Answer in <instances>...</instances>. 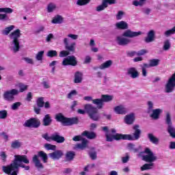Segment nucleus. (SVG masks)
<instances>
[{
	"mask_svg": "<svg viewBox=\"0 0 175 175\" xmlns=\"http://www.w3.org/2000/svg\"><path fill=\"white\" fill-rule=\"evenodd\" d=\"M148 138L149 139L150 143H152V144H155V145L159 144V139H158L157 137L153 135L152 133H148Z\"/></svg>",
	"mask_w": 175,
	"mask_h": 175,
	"instance_id": "27",
	"label": "nucleus"
},
{
	"mask_svg": "<svg viewBox=\"0 0 175 175\" xmlns=\"http://www.w3.org/2000/svg\"><path fill=\"white\" fill-rule=\"evenodd\" d=\"M76 152L75 151H68L66 153L65 159L67 162H70L75 159Z\"/></svg>",
	"mask_w": 175,
	"mask_h": 175,
	"instance_id": "23",
	"label": "nucleus"
},
{
	"mask_svg": "<svg viewBox=\"0 0 175 175\" xmlns=\"http://www.w3.org/2000/svg\"><path fill=\"white\" fill-rule=\"evenodd\" d=\"M10 21V18L6 14H0V21Z\"/></svg>",
	"mask_w": 175,
	"mask_h": 175,
	"instance_id": "45",
	"label": "nucleus"
},
{
	"mask_svg": "<svg viewBox=\"0 0 175 175\" xmlns=\"http://www.w3.org/2000/svg\"><path fill=\"white\" fill-rule=\"evenodd\" d=\"M38 107L42 108L44 106V98L39 97L36 101Z\"/></svg>",
	"mask_w": 175,
	"mask_h": 175,
	"instance_id": "36",
	"label": "nucleus"
},
{
	"mask_svg": "<svg viewBox=\"0 0 175 175\" xmlns=\"http://www.w3.org/2000/svg\"><path fill=\"white\" fill-rule=\"evenodd\" d=\"M144 154H147L142 156V161L148 162V163H145L141 167V171L144 172V170H151L154 166L152 162L157 161V156L154 155V152L151 151V149L149 148H145L144 151Z\"/></svg>",
	"mask_w": 175,
	"mask_h": 175,
	"instance_id": "3",
	"label": "nucleus"
},
{
	"mask_svg": "<svg viewBox=\"0 0 175 175\" xmlns=\"http://www.w3.org/2000/svg\"><path fill=\"white\" fill-rule=\"evenodd\" d=\"M128 148H129V150H131L132 151H133V152H139V149L135 148V144H129Z\"/></svg>",
	"mask_w": 175,
	"mask_h": 175,
	"instance_id": "49",
	"label": "nucleus"
},
{
	"mask_svg": "<svg viewBox=\"0 0 175 175\" xmlns=\"http://www.w3.org/2000/svg\"><path fill=\"white\" fill-rule=\"evenodd\" d=\"M106 8H107V5L103 1L101 5L96 7V12H102V10H105L106 9Z\"/></svg>",
	"mask_w": 175,
	"mask_h": 175,
	"instance_id": "42",
	"label": "nucleus"
},
{
	"mask_svg": "<svg viewBox=\"0 0 175 175\" xmlns=\"http://www.w3.org/2000/svg\"><path fill=\"white\" fill-rule=\"evenodd\" d=\"M124 122L127 125H132L135 122V113H130L126 115L124 118Z\"/></svg>",
	"mask_w": 175,
	"mask_h": 175,
	"instance_id": "21",
	"label": "nucleus"
},
{
	"mask_svg": "<svg viewBox=\"0 0 175 175\" xmlns=\"http://www.w3.org/2000/svg\"><path fill=\"white\" fill-rule=\"evenodd\" d=\"M122 161L123 163H126L129 161V154L126 153V156L122 158Z\"/></svg>",
	"mask_w": 175,
	"mask_h": 175,
	"instance_id": "60",
	"label": "nucleus"
},
{
	"mask_svg": "<svg viewBox=\"0 0 175 175\" xmlns=\"http://www.w3.org/2000/svg\"><path fill=\"white\" fill-rule=\"evenodd\" d=\"M92 59L90 56L88 55L85 57L83 64H90Z\"/></svg>",
	"mask_w": 175,
	"mask_h": 175,
	"instance_id": "63",
	"label": "nucleus"
},
{
	"mask_svg": "<svg viewBox=\"0 0 175 175\" xmlns=\"http://www.w3.org/2000/svg\"><path fill=\"white\" fill-rule=\"evenodd\" d=\"M53 24H62L64 23V18H62L60 15H57L52 20Z\"/></svg>",
	"mask_w": 175,
	"mask_h": 175,
	"instance_id": "32",
	"label": "nucleus"
},
{
	"mask_svg": "<svg viewBox=\"0 0 175 175\" xmlns=\"http://www.w3.org/2000/svg\"><path fill=\"white\" fill-rule=\"evenodd\" d=\"M18 88H19L18 93L24 92L25 91H27V90H28V85L23 83H21L18 84Z\"/></svg>",
	"mask_w": 175,
	"mask_h": 175,
	"instance_id": "37",
	"label": "nucleus"
},
{
	"mask_svg": "<svg viewBox=\"0 0 175 175\" xmlns=\"http://www.w3.org/2000/svg\"><path fill=\"white\" fill-rule=\"evenodd\" d=\"M149 64H150V66H151V68H152L154 66H158L159 65V59H150L149 61Z\"/></svg>",
	"mask_w": 175,
	"mask_h": 175,
	"instance_id": "38",
	"label": "nucleus"
},
{
	"mask_svg": "<svg viewBox=\"0 0 175 175\" xmlns=\"http://www.w3.org/2000/svg\"><path fill=\"white\" fill-rule=\"evenodd\" d=\"M18 94V90L16 89H12L10 91H6L3 94L4 100L12 102L14 100V96Z\"/></svg>",
	"mask_w": 175,
	"mask_h": 175,
	"instance_id": "11",
	"label": "nucleus"
},
{
	"mask_svg": "<svg viewBox=\"0 0 175 175\" xmlns=\"http://www.w3.org/2000/svg\"><path fill=\"white\" fill-rule=\"evenodd\" d=\"M55 120H56L57 122H62V124L66 126L79 124L78 118H66L64 116V114H62V113H57L55 116Z\"/></svg>",
	"mask_w": 175,
	"mask_h": 175,
	"instance_id": "6",
	"label": "nucleus"
},
{
	"mask_svg": "<svg viewBox=\"0 0 175 175\" xmlns=\"http://www.w3.org/2000/svg\"><path fill=\"white\" fill-rule=\"evenodd\" d=\"M101 99L103 100V103L104 102H111L113 100V96H110L108 94H102L101 95Z\"/></svg>",
	"mask_w": 175,
	"mask_h": 175,
	"instance_id": "33",
	"label": "nucleus"
},
{
	"mask_svg": "<svg viewBox=\"0 0 175 175\" xmlns=\"http://www.w3.org/2000/svg\"><path fill=\"white\" fill-rule=\"evenodd\" d=\"M9 36L10 39H13L14 53H17V51H20V41H18V38L21 37V31L20 29H17L12 31Z\"/></svg>",
	"mask_w": 175,
	"mask_h": 175,
	"instance_id": "8",
	"label": "nucleus"
},
{
	"mask_svg": "<svg viewBox=\"0 0 175 175\" xmlns=\"http://www.w3.org/2000/svg\"><path fill=\"white\" fill-rule=\"evenodd\" d=\"M42 84L44 86V88H45V89L50 88V85L49 84V83L47 81H44V79H43V81H42Z\"/></svg>",
	"mask_w": 175,
	"mask_h": 175,
	"instance_id": "61",
	"label": "nucleus"
},
{
	"mask_svg": "<svg viewBox=\"0 0 175 175\" xmlns=\"http://www.w3.org/2000/svg\"><path fill=\"white\" fill-rule=\"evenodd\" d=\"M84 109L90 120L93 121H98L100 120V115H99L98 108L92 106L91 104H86L84 106Z\"/></svg>",
	"mask_w": 175,
	"mask_h": 175,
	"instance_id": "7",
	"label": "nucleus"
},
{
	"mask_svg": "<svg viewBox=\"0 0 175 175\" xmlns=\"http://www.w3.org/2000/svg\"><path fill=\"white\" fill-rule=\"evenodd\" d=\"M111 65H113V60L109 59V60H107L105 62L103 63L99 66V69H101L102 70L103 69H107V68H110V66H111Z\"/></svg>",
	"mask_w": 175,
	"mask_h": 175,
	"instance_id": "28",
	"label": "nucleus"
},
{
	"mask_svg": "<svg viewBox=\"0 0 175 175\" xmlns=\"http://www.w3.org/2000/svg\"><path fill=\"white\" fill-rule=\"evenodd\" d=\"M14 29V25H10L9 27H7L5 28L4 30L2 31L3 35L8 36L9 33H10L11 31H13Z\"/></svg>",
	"mask_w": 175,
	"mask_h": 175,
	"instance_id": "35",
	"label": "nucleus"
},
{
	"mask_svg": "<svg viewBox=\"0 0 175 175\" xmlns=\"http://www.w3.org/2000/svg\"><path fill=\"white\" fill-rule=\"evenodd\" d=\"M127 75L131 77V79H137L139 77V71L135 67H131L127 70Z\"/></svg>",
	"mask_w": 175,
	"mask_h": 175,
	"instance_id": "18",
	"label": "nucleus"
},
{
	"mask_svg": "<svg viewBox=\"0 0 175 175\" xmlns=\"http://www.w3.org/2000/svg\"><path fill=\"white\" fill-rule=\"evenodd\" d=\"M154 40H155V31L154 30H150L148 31L144 41L146 43H151V42H154Z\"/></svg>",
	"mask_w": 175,
	"mask_h": 175,
	"instance_id": "19",
	"label": "nucleus"
},
{
	"mask_svg": "<svg viewBox=\"0 0 175 175\" xmlns=\"http://www.w3.org/2000/svg\"><path fill=\"white\" fill-rule=\"evenodd\" d=\"M175 33V26L173 27V29H171L170 30H167L165 32V36H170V35H174Z\"/></svg>",
	"mask_w": 175,
	"mask_h": 175,
	"instance_id": "48",
	"label": "nucleus"
},
{
	"mask_svg": "<svg viewBox=\"0 0 175 175\" xmlns=\"http://www.w3.org/2000/svg\"><path fill=\"white\" fill-rule=\"evenodd\" d=\"M101 116L103 118H105L106 120H111V114H107L106 112L101 113Z\"/></svg>",
	"mask_w": 175,
	"mask_h": 175,
	"instance_id": "55",
	"label": "nucleus"
},
{
	"mask_svg": "<svg viewBox=\"0 0 175 175\" xmlns=\"http://www.w3.org/2000/svg\"><path fill=\"white\" fill-rule=\"evenodd\" d=\"M175 87V72L172 74L165 85V92L170 94L173 92Z\"/></svg>",
	"mask_w": 175,
	"mask_h": 175,
	"instance_id": "12",
	"label": "nucleus"
},
{
	"mask_svg": "<svg viewBox=\"0 0 175 175\" xmlns=\"http://www.w3.org/2000/svg\"><path fill=\"white\" fill-rule=\"evenodd\" d=\"M139 128L140 126L137 124L133 126V129L134 133L133 136L129 134H121L116 133L115 135L109 134V126H103L101 128L103 132H105L106 142H118L120 140H139L140 139V135H142V130Z\"/></svg>",
	"mask_w": 175,
	"mask_h": 175,
	"instance_id": "1",
	"label": "nucleus"
},
{
	"mask_svg": "<svg viewBox=\"0 0 175 175\" xmlns=\"http://www.w3.org/2000/svg\"><path fill=\"white\" fill-rule=\"evenodd\" d=\"M26 100H27V102H31V100H32V92L27 93Z\"/></svg>",
	"mask_w": 175,
	"mask_h": 175,
	"instance_id": "62",
	"label": "nucleus"
},
{
	"mask_svg": "<svg viewBox=\"0 0 175 175\" xmlns=\"http://www.w3.org/2000/svg\"><path fill=\"white\" fill-rule=\"evenodd\" d=\"M92 104L96 105V109H103V101L102 98H96L92 100Z\"/></svg>",
	"mask_w": 175,
	"mask_h": 175,
	"instance_id": "26",
	"label": "nucleus"
},
{
	"mask_svg": "<svg viewBox=\"0 0 175 175\" xmlns=\"http://www.w3.org/2000/svg\"><path fill=\"white\" fill-rule=\"evenodd\" d=\"M116 42L119 46H128L131 43V40L122 36H118L116 38Z\"/></svg>",
	"mask_w": 175,
	"mask_h": 175,
	"instance_id": "16",
	"label": "nucleus"
},
{
	"mask_svg": "<svg viewBox=\"0 0 175 175\" xmlns=\"http://www.w3.org/2000/svg\"><path fill=\"white\" fill-rule=\"evenodd\" d=\"M47 9H48V13H51V12H53V10L55 9V5L51 3L48 5Z\"/></svg>",
	"mask_w": 175,
	"mask_h": 175,
	"instance_id": "52",
	"label": "nucleus"
},
{
	"mask_svg": "<svg viewBox=\"0 0 175 175\" xmlns=\"http://www.w3.org/2000/svg\"><path fill=\"white\" fill-rule=\"evenodd\" d=\"M170 46H171V45H170V42L169 41V40H165L164 42L163 47V50L165 51H167V50H169V49H170Z\"/></svg>",
	"mask_w": 175,
	"mask_h": 175,
	"instance_id": "47",
	"label": "nucleus"
},
{
	"mask_svg": "<svg viewBox=\"0 0 175 175\" xmlns=\"http://www.w3.org/2000/svg\"><path fill=\"white\" fill-rule=\"evenodd\" d=\"M82 136H85L87 139H90V140H92L94 139H96V133L94 131H85L82 133Z\"/></svg>",
	"mask_w": 175,
	"mask_h": 175,
	"instance_id": "22",
	"label": "nucleus"
},
{
	"mask_svg": "<svg viewBox=\"0 0 175 175\" xmlns=\"http://www.w3.org/2000/svg\"><path fill=\"white\" fill-rule=\"evenodd\" d=\"M104 3L107 5V8L109 5H114L116 3V0H103Z\"/></svg>",
	"mask_w": 175,
	"mask_h": 175,
	"instance_id": "53",
	"label": "nucleus"
},
{
	"mask_svg": "<svg viewBox=\"0 0 175 175\" xmlns=\"http://www.w3.org/2000/svg\"><path fill=\"white\" fill-rule=\"evenodd\" d=\"M47 57H50L51 58H53L54 57H57L58 55V53L57 51L51 50L47 52L46 54Z\"/></svg>",
	"mask_w": 175,
	"mask_h": 175,
	"instance_id": "43",
	"label": "nucleus"
},
{
	"mask_svg": "<svg viewBox=\"0 0 175 175\" xmlns=\"http://www.w3.org/2000/svg\"><path fill=\"white\" fill-rule=\"evenodd\" d=\"M64 47L66 51H60L59 57L64 58V57H68L71 54H75L76 53V42H71L69 44V40L66 38L64 39Z\"/></svg>",
	"mask_w": 175,
	"mask_h": 175,
	"instance_id": "5",
	"label": "nucleus"
},
{
	"mask_svg": "<svg viewBox=\"0 0 175 175\" xmlns=\"http://www.w3.org/2000/svg\"><path fill=\"white\" fill-rule=\"evenodd\" d=\"M148 53V51L146 49H142L140 51H139L138 52H137V55L138 57H140V55H144L145 54H147Z\"/></svg>",
	"mask_w": 175,
	"mask_h": 175,
	"instance_id": "56",
	"label": "nucleus"
},
{
	"mask_svg": "<svg viewBox=\"0 0 175 175\" xmlns=\"http://www.w3.org/2000/svg\"><path fill=\"white\" fill-rule=\"evenodd\" d=\"M89 155H90V157L91 158V159H92L93 161H95V159H96V158H98L96 152H95V151L89 152Z\"/></svg>",
	"mask_w": 175,
	"mask_h": 175,
	"instance_id": "54",
	"label": "nucleus"
},
{
	"mask_svg": "<svg viewBox=\"0 0 175 175\" xmlns=\"http://www.w3.org/2000/svg\"><path fill=\"white\" fill-rule=\"evenodd\" d=\"M51 122H53L51 116H50V114L45 115L42 119V125L44 126H50V125H51Z\"/></svg>",
	"mask_w": 175,
	"mask_h": 175,
	"instance_id": "20",
	"label": "nucleus"
},
{
	"mask_svg": "<svg viewBox=\"0 0 175 175\" xmlns=\"http://www.w3.org/2000/svg\"><path fill=\"white\" fill-rule=\"evenodd\" d=\"M142 35V31H132L131 29L126 30L122 35L124 38H136Z\"/></svg>",
	"mask_w": 175,
	"mask_h": 175,
	"instance_id": "15",
	"label": "nucleus"
},
{
	"mask_svg": "<svg viewBox=\"0 0 175 175\" xmlns=\"http://www.w3.org/2000/svg\"><path fill=\"white\" fill-rule=\"evenodd\" d=\"M51 140L53 142H56V143H64L65 142V137L59 135V133L55 132L51 135Z\"/></svg>",
	"mask_w": 175,
	"mask_h": 175,
	"instance_id": "17",
	"label": "nucleus"
},
{
	"mask_svg": "<svg viewBox=\"0 0 175 175\" xmlns=\"http://www.w3.org/2000/svg\"><path fill=\"white\" fill-rule=\"evenodd\" d=\"M20 106H21V103L16 102V103L12 104L11 108L12 110H17L20 107Z\"/></svg>",
	"mask_w": 175,
	"mask_h": 175,
	"instance_id": "51",
	"label": "nucleus"
},
{
	"mask_svg": "<svg viewBox=\"0 0 175 175\" xmlns=\"http://www.w3.org/2000/svg\"><path fill=\"white\" fill-rule=\"evenodd\" d=\"M77 95V91L76 90H71L70 92L67 95L68 99H71L72 97Z\"/></svg>",
	"mask_w": 175,
	"mask_h": 175,
	"instance_id": "50",
	"label": "nucleus"
},
{
	"mask_svg": "<svg viewBox=\"0 0 175 175\" xmlns=\"http://www.w3.org/2000/svg\"><path fill=\"white\" fill-rule=\"evenodd\" d=\"M126 55H127V57H135V55H137V52H136L135 51H127Z\"/></svg>",
	"mask_w": 175,
	"mask_h": 175,
	"instance_id": "57",
	"label": "nucleus"
},
{
	"mask_svg": "<svg viewBox=\"0 0 175 175\" xmlns=\"http://www.w3.org/2000/svg\"><path fill=\"white\" fill-rule=\"evenodd\" d=\"M21 146H23V144L17 139L11 143V148H13V150H17L20 148Z\"/></svg>",
	"mask_w": 175,
	"mask_h": 175,
	"instance_id": "31",
	"label": "nucleus"
},
{
	"mask_svg": "<svg viewBox=\"0 0 175 175\" xmlns=\"http://www.w3.org/2000/svg\"><path fill=\"white\" fill-rule=\"evenodd\" d=\"M161 111H162L161 109H153L152 113L150 115V117L153 118V120H158V118H159Z\"/></svg>",
	"mask_w": 175,
	"mask_h": 175,
	"instance_id": "30",
	"label": "nucleus"
},
{
	"mask_svg": "<svg viewBox=\"0 0 175 175\" xmlns=\"http://www.w3.org/2000/svg\"><path fill=\"white\" fill-rule=\"evenodd\" d=\"M83 81V73L80 71H77L75 74L74 83L75 84H79Z\"/></svg>",
	"mask_w": 175,
	"mask_h": 175,
	"instance_id": "24",
	"label": "nucleus"
},
{
	"mask_svg": "<svg viewBox=\"0 0 175 175\" xmlns=\"http://www.w3.org/2000/svg\"><path fill=\"white\" fill-rule=\"evenodd\" d=\"M165 124H167V125L168 126L167 128L173 126L172 123V117L170 116V113L169 112H167L166 113Z\"/></svg>",
	"mask_w": 175,
	"mask_h": 175,
	"instance_id": "34",
	"label": "nucleus"
},
{
	"mask_svg": "<svg viewBox=\"0 0 175 175\" xmlns=\"http://www.w3.org/2000/svg\"><path fill=\"white\" fill-rule=\"evenodd\" d=\"M89 2H91V0H78L77 5H79V6H84V5H87Z\"/></svg>",
	"mask_w": 175,
	"mask_h": 175,
	"instance_id": "46",
	"label": "nucleus"
},
{
	"mask_svg": "<svg viewBox=\"0 0 175 175\" xmlns=\"http://www.w3.org/2000/svg\"><path fill=\"white\" fill-rule=\"evenodd\" d=\"M0 156L3 162H6V158H8V155H6V153L5 152H1Z\"/></svg>",
	"mask_w": 175,
	"mask_h": 175,
	"instance_id": "59",
	"label": "nucleus"
},
{
	"mask_svg": "<svg viewBox=\"0 0 175 175\" xmlns=\"http://www.w3.org/2000/svg\"><path fill=\"white\" fill-rule=\"evenodd\" d=\"M39 158H41L44 163H47L49 157L47 156V153L44 152L43 150H40L38 152V154L33 155L32 161L34 163L36 167L38 169V170H42L44 169V165H43V163L40 162Z\"/></svg>",
	"mask_w": 175,
	"mask_h": 175,
	"instance_id": "4",
	"label": "nucleus"
},
{
	"mask_svg": "<svg viewBox=\"0 0 175 175\" xmlns=\"http://www.w3.org/2000/svg\"><path fill=\"white\" fill-rule=\"evenodd\" d=\"M116 27L118 29H128V23L125 21H120L116 23Z\"/></svg>",
	"mask_w": 175,
	"mask_h": 175,
	"instance_id": "29",
	"label": "nucleus"
},
{
	"mask_svg": "<svg viewBox=\"0 0 175 175\" xmlns=\"http://www.w3.org/2000/svg\"><path fill=\"white\" fill-rule=\"evenodd\" d=\"M114 111L116 114H126V108L122 105H118L115 107Z\"/></svg>",
	"mask_w": 175,
	"mask_h": 175,
	"instance_id": "25",
	"label": "nucleus"
},
{
	"mask_svg": "<svg viewBox=\"0 0 175 175\" xmlns=\"http://www.w3.org/2000/svg\"><path fill=\"white\" fill-rule=\"evenodd\" d=\"M44 55V51H39L36 55V59H37V61H42Z\"/></svg>",
	"mask_w": 175,
	"mask_h": 175,
	"instance_id": "41",
	"label": "nucleus"
},
{
	"mask_svg": "<svg viewBox=\"0 0 175 175\" xmlns=\"http://www.w3.org/2000/svg\"><path fill=\"white\" fill-rule=\"evenodd\" d=\"M44 148L48 150H51L52 151H55L57 150V146L51 145V144H45Z\"/></svg>",
	"mask_w": 175,
	"mask_h": 175,
	"instance_id": "39",
	"label": "nucleus"
},
{
	"mask_svg": "<svg viewBox=\"0 0 175 175\" xmlns=\"http://www.w3.org/2000/svg\"><path fill=\"white\" fill-rule=\"evenodd\" d=\"M49 157L53 161H59L64 157V151L61 150H55L53 152L49 154Z\"/></svg>",
	"mask_w": 175,
	"mask_h": 175,
	"instance_id": "14",
	"label": "nucleus"
},
{
	"mask_svg": "<svg viewBox=\"0 0 175 175\" xmlns=\"http://www.w3.org/2000/svg\"><path fill=\"white\" fill-rule=\"evenodd\" d=\"M8 117V111L1 110L0 111V120H5Z\"/></svg>",
	"mask_w": 175,
	"mask_h": 175,
	"instance_id": "44",
	"label": "nucleus"
},
{
	"mask_svg": "<svg viewBox=\"0 0 175 175\" xmlns=\"http://www.w3.org/2000/svg\"><path fill=\"white\" fill-rule=\"evenodd\" d=\"M53 38H54V35L53 33H49L47 36L46 40V42H51V39H53Z\"/></svg>",
	"mask_w": 175,
	"mask_h": 175,
	"instance_id": "64",
	"label": "nucleus"
},
{
	"mask_svg": "<svg viewBox=\"0 0 175 175\" xmlns=\"http://www.w3.org/2000/svg\"><path fill=\"white\" fill-rule=\"evenodd\" d=\"M62 65L64 66H68L69 65L76 66H77V58H76L75 55L68 56L63 59Z\"/></svg>",
	"mask_w": 175,
	"mask_h": 175,
	"instance_id": "13",
	"label": "nucleus"
},
{
	"mask_svg": "<svg viewBox=\"0 0 175 175\" xmlns=\"http://www.w3.org/2000/svg\"><path fill=\"white\" fill-rule=\"evenodd\" d=\"M18 162H23V163L28 164L29 163V160L27 157V155L15 154L14 159L10 165L3 166V172L8 175H17L18 174L19 167H23L25 170L29 169V165L18 163Z\"/></svg>",
	"mask_w": 175,
	"mask_h": 175,
	"instance_id": "2",
	"label": "nucleus"
},
{
	"mask_svg": "<svg viewBox=\"0 0 175 175\" xmlns=\"http://www.w3.org/2000/svg\"><path fill=\"white\" fill-rule=\"evenodd\" d=\"M124 16L123 11H118V14H116V20H121Z\"/></svg>",
	"mask_w": 175,
	"mask_h": 175,
	"instance_id": "58",
	"label": "nucleus"
},
{
	"mask_svg": "<svg viewBox=\"0 0 175 175\" xmlns=\"http://www.w3.org/2000/svg\"><path fill=\"white\" fill-rule=\"evenodd\" d=\"M23 126L26 128H39L40 126V120L36 118H31L25 121Z\"/></svg>",
	"mask_w": 175,
	"mask_h": 175,
	"instance_id": "10",
	"label": "nucleus"
},
{
	"mask_svg": "<svg viewBox=\"0 0 175 175\" xmlns=\"http://www.w3.org/2000/svg\"><path fill=\"white\" fill-rule=\"evenodd\" d=\"M73 142H82L81 144L76 145L77 148L79 150H85L88 147V139L83 138L81 135H76L72 138Z\"/></svg>",
	"mask_w": 175,
	"mask_h": 175,
	"instance_id": "9",
	"label": "nucleus"
},
{
	"mask_svg": "<svg viewBox=\"0 0 175 175\" xmlns=\"http://www.w3.org/2000/svg\"><path fill=\"white\" fill-rule=\"evenodd\" d=\"M167 132L170 134V136L172 137V139H175V128L173 126H170L167 128Z\"/></svg>",
	"mask_w": 175,
	"mask_h": 175,
	"instance_id": "40",
	"label": "nucleus"
}]
</instances>
